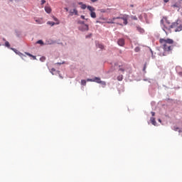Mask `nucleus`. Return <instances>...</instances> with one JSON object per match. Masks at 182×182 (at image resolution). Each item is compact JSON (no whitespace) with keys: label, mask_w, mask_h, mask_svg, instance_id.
I'll return each instance as SVG.
<instances>
[{"label":"nucleus","mask_w":182,"mask_h":182,"mask_svg":"<svg viewBox=\"0 0 182 182\" xmlns=\"http://www.w3.org/2000/svg\"><path fill=\"white\" fill-rule=\"evenodd\" d=\"M37 43H39L40 45H43V41L42 40H39L37 41Z\"/></svg>","instance_id":"obj_24"},{"label":"nucleus","mask_w":182,"mask_h":182,"mask_svg":"<svg viewBox=\"0 0 182 182\" xmlns=\"http://www.w3.org/2000/svg\"><path fill=\"white\" fill-rule=\"evenodd\" d=\"M36 22H37V23H41V21H39V20H36Z\"/></svg>","instance_id":"obj_37"},{"label":"nucleus","mask_w":182,"mask_h":182,"mask_svg":"<svg viewBox=\"0 0 182 182\" xmlns=\"http://www.w3.org/2000/svg\"><path fill=\"white\" fill-rule=\"evenodd\" d=\"M47 23H48V25H50L51 26H53L54 25H59V22L55 23L53 21H48Z\"/></svg>","instance_id":"obj_11"},{"label":"nucleus","mask_w":182,"mask_h":182,"mask_svg":"<svg viewBox=\"0 0 182 182\" xmlns=\"http://www.w3.org/2000/svg\"><path fill=\"white\" fill-rule=\"evenodd\" d=\"M54 21H56L57 22H59V20L56 17H53Z\"/></svg>","instance_id":"obj_30"},{"label":"nucleus","mask_w":182,"mask_h":182,"mask_svg":"<svg viewBox=\"0 0 182 182\" xmlns=\"http://www.w3.org/2000/svg\"><path fill=\"white\" fill-rule=\"evenodd\" d=\"M11 50H14V52H15V53H16V55H21V57L23 58H26V55L21 53V52H19L18 50L15 49V48H11Z\"/></svg>","instance_id":"obj_5"},{"label":"nucleus","mask_w":182,"mask_h":182,"mask_svg":"<svg viewBox=\"0 0 182 182\" xmlns=\"http://www.w3.org/2000/svg\"><path fill=\"white\" fill-rule=\"evenodd\" d=\"M45 11L47 14H50L52 12V9L50 6H46Z\"/></svg>","instance_id":"obj_9"},{"label":"nucleus","mask_w":182,"mask_h":182,"mask_svg":"<svg viewBox=\"0 0 182 182\" xmlns=\"http://www.w3.org/2000/svg\"><path fill=\"white\" fill-rule=\"evenodd\" d=\"M70 16H73V15L77 16L79 15V11L77 9H70L69 11Z\"/></svg>","instance_id":"obj_4"},{"label":"nucleus","mask_w":182,"mask_h":182,"mask_svg":"<svg viewBox=\"0 0 182 182\" xmlns=\"http://www.w3.org/2000/svg\"><path fill=\"white\" fill-rule=\"evenodd\" d=\"M179 1H181V2H182V0H179Z\"/></svg>","instance_id":"obj_43"},{"label":"nucleus","mask_w":182,"mask_h":182,"mask_svg":"<svg viewBox=\"0 0 182 182\" xmlns=\"http://www.w3.org/2000/svg\"><path fill=\"white\" fill-rule=\"evenodd\" d=\"M63 63H65V62H63V63H58L57 65H63Z\"/></svg>","instance_id":"obj_33"},{"label":"nucleus","mask_w":182,"mask_h":182,"mask_svg":"<svg viewBox=\"0 0 182 182\" xmlns=\"http://www.w3.org/2000/svg\"><path fill=\"white\" fill-rule=\"evenodd\" d=\"M168 1H170V0H164V2L165 4H167V2H168Z\"/></svg>","instance_id":"obj_34"},{"label":"nucleus","mask_w":182,"mask_h":182,"mask_svg":"<svg viewBox=\"0 0 182 182\" xmlns=\"http://www.w3.org/2000/svg\"><path fill=\"white\" fill-rule=\"evenodd\" d=\"M118 45L119 46H124V39L120 38L119 40H118Z\"/></svg>","instance_id":"obj_7"},{"label":"nucleus","mask_w":182,"mask_h":182,"mask_svg":"<svg viewBox=\"0 0 182 182\" xmlns=\"http://www.w3.org/2000/svg\"><path fill=\"white\" fill-rule=\"evenodd\" d=\"M107 23H114V18H112V19H109L107 21Z\"/></svg>","instance_id":"obj_16"},{"label":"nucleus","mask_w":182,"mask_h":182,"mask_svg":"<svg viewBox=\"0 0 182 182\" xmlns=\"http://www.w3.org/2000/svg\"><path fill=\"white\" fill-rule=\"evenodd\" d=\"M172 6H173V8H178L180 6V5L175 4Z\"/></svg>","instance_id":"obj_27"},{"label":"nucleus","mask_w":182,"mask_h":182,"mask_svg":"<svg viewBox=\"0 0 182 182\" xmlns=\"http://www.w3.org/2000/svg\"><path fill=\"white\" fill-rule=\"evenodd\" d=\"M159 43L165 52H170L174 47V40L171 38H160Z\"/></svg>","instance_id":"obj_1"},{"label":"nucleus","mask_w":182,"mask_h":182,"mask_svg":"<svg viewBox=\"0 0 182 182\" xmlns=\"http://www.w3.org/2000/svg\"><path fill=\"white\" fill-rule=\"evenodd\" d=\"M80 31H89V26L87 24H84L80 28Z\"/></svg>","instance_id":"obj_6"},{"label":"nucleus","mask_w":182,"mask_h":182,"mask_svg":"<svg viewBox=\"0 0 182 182\" xmlns=\"http://www.w3.org/2000/svg\"><path fill=\"white\" fill-rule=\"evenodd\" d=\"M150 121H151V123L154 126H156L157 122H156V118H154V117H151Z\"/></svg>","instance_id":"obj_8"},{"label":"nucleus","mask_w":182,"mask_h":182,"mask_svg":"<svg viewBox=\"0 0 182 182\" xmlns=\"http://www.w3.org/2000/svg\"><path fill=\"white\" fill-rule=\"evenodd\" d=\"M135 52H140V48L139 47H136L135 48Z\"/></svg>","instance_id":"obj_26"},{"label":"nucleus","mask_w":182,"mask_h":182,"mask_svg":"<svg viewBox=\"0 0 182 182\" xmlns=\"http://www.w3.org/2000/svg\"><path fill=\"white\" fill-rule=\"evenodd\" d=\"M5 46H6V48H10L11 45L9 44V42L6 41Z\"/></svg>","instance_id":"obj_22"},{"label":"nucleus","mask_w":182,"mask_h":182,"mask_svg":"<svg viewBox=\"0 0 182 182\" xmlns=\"http://www.w3.org/2000/svg\"><path fill=\"white\" fill-rule=\"evenodd\" d=\"M87 82H93V79L88 78L87 79Z\"/></svg>","instance_id":"obj_28"},{"label":"nucleus","mask_w":182,"mask_h":182,"mask_svg":"<svg viewBox=\"0 0 182 182\" xmlns=\"http://www.w3.org/2000/svg\"><path fill=\"white\" fill-rule=\"evenodd\" d=\"M93 82H95L96 83H100V85H102V86H106V82L102 81L100 80V77H95L93 78Z\"/></svg>","instance_id":"obj_3"},{"label":"nucleus","mask_w":182,"mask_h":182,"mask_svg":"<svg viewBox=\"0 0 182 182\" xmlns=\"http://www.w3.org/2000/svg\"><path fill=\"white\" fill-rule=\"evenodd\" d=\"M97 48H100V49H104V48H105V46L100 43H97Z\"/></svg>","instance_id":"obj_19"},{"label":"nucleus","mask_w":182,"mask_h":182,"mask_svg":"<svg viewBox=\"0 0 182 182\" xmlns=\"http://www.w3.org/2000/svg\"><path fill=\"white\" fill-rule=\"evenodd\" d=\"M90 16H91V18H96V12L92 11L90 13Z\"/></svg>","instance_id":"obj_15"},{"label":"nucleus","mask_w":182,"mask_h":182,"mask_svg":"<svg viewBox=\"0 0 182 182\" xmlns=\"http://www.w3.org/2000/svg\"><path fill=\"white\" fill-rule=\"evenodd\" d=\"M175 31H176V32L181 31H182V26H178Z\"/></svg>","instance_id":"obj_17"},{"label":"nucleus","mask_w":182,"mask_h":182,"mask_svg":"<svg viewBox=\"0 0 182 182\" xmlns=\"http://www.w3.org/2000/svg\"><path fill=\"white\" fill-rule=\"evenodd\" d=\"M137 31L140 32V33H144V29L140 28V27H136Z\"/></svg>","instance_id":"obj_13"},{"label":"nucleus","mask_w":182,"mask_h":182,"mask_svg":"<svg viewBox=\"0 0 182 182\" xmlns=\"http://www.w3.org/2000/svg\"><path fill=\"white\" fill-rule=\"evenodd\" d=\"M92 2H97V0H91Z\"/></svg>","instance_id":"obj_38"},{"label":"nucleus","mask_w":182,"mask_h":182,"mask_svg":"<svg viewBox=\"0 0 182 182\" xmlns=\"http://www.w3.org/2000/svg\"><path fill=\"white\" fill-rule=\"evenodd\" d=\"M81 18H82V19H86V18H85V16H81Z\"/></svg>","instance_id":"obj_36"},{"label":"nucleus","mask_w":182,"mask_h":182,"mask_svg":"<svg viewBox=\"0 0 182 182\" xmlns=\"http://www.w3.org/2000/svg\"><path fill=\"white\" fill-rule=\"evenodd\" d=\"M51 70H52L53 72H55V68H52Z\"/></svg>","instance_id":"obj_39"},{"label":"nucleus","mask_w":182,"mask_h":182,"mask_svg":"<svg viewBox=\"0 0 182 182\" xmlns=\"http://www.w3.org/2000/svg\"><path fill=\"white\" fill-rule=\"evenodd\" d=\"M26 55H27L28 56H30L31 58H33L34 60L36 59V56H34L29 53H26Z\"/></svg>","instance_id":"obj_18"},{"label":"nucleus","mask_w":182,"mask_h":182,"mask_svg":"<svg viewBox=\"0 0 182 182\" xmlns=\"http://www.w3.org/2000/svg\"><path fill=\"white\" fill-rule=\"evenodd\" d=\"M87 9H89L90 13L95 12V8L93 6H87Z\"/></svg>","instance_id":"obj_10"},{"label":"nucleus","mask_w":182,"mask_h":182,"mask_svg":"<svg viewBox=\"0 0 182 182\" xmlns=\"http://www.w3.org/2000/svg\"><path fill=\"white\" fill-rule=\"evenodd\" d=\"M117 80H119V82H122V80H123V75H119L117 77Z\"/></svg>","instance_id":"obj_20"},{"label":"nucleus","mask_w":182,"mask_h":182,"mask_svg":"<svg viewBox=\"0 0 182 182\" xmlns=\"http://www.w3.org/2000/svg\"><path fill=\"white\" fill-rule=\"evenodd\" d=\"M3 41H5V38H4Z\"/></svg>","instance_id":"obj_42"},{"label":"nucleus","mask_w":182,"mask_h":182,"mask_svg":"<svg viewBox=\"0 0 182 182\" xmlns=\"http://www.w3.org/2000/svg\"><path fill=\"white\" fill-rule=\"evenodd\" d=\"M114 23L117 25H120L123 26V25H127L128 23V18L127 16L124 17H115L114 18Z\"/></svg>","instance_id":"obj_2"},{"label":"nucleus","mask_w":182,"mask_h":182,"mask_svg":"<svg viewBox=\"0 0 182 182\" xmlns=\"http://www.w3.org/2000/svg\"><path fill=\"white\" fill-rule=\"evenodd\" d=\"M151 116H153V117L156 116V113H155L154 112H151Z\"/></svg>","instance_id":"obj_29"},{"label":"nucleus","mask_w":182,"mask_h":182,"mask_svg":"<svg viewBox=\"0 0 182 182\" xmlns=\"http://www.w3.org/2000/svg\"><path fill=\"white\" fill-rule=\"evenodd\" d=\"M179 75H181V76H182V73H179Z\"/></svg>","instance_id":"obj_40"},{"label":"nucleus","mask_w":182,"mask_h":182,"mask_svg":"<svg viewBox=\"0 0 182 182\" xmlns=\"http://www.w3.org/2000/svg\"><path fill=\"white\" fill-rule=\"evenodd\" d=\"M65 10L66 11V12H68L69 11V9H68V8H65Z\"/></svg>","instance_id":"obj_35"},{"label":"nucleus","mask_w":182,"mask_h":182,"mask_svg":"<svg viewBox=\"0 0 182 182\" xmlns=\"http://www.w3.org/2000/svg\"><path fill=\"white\" fill-rule=\"evenodd\" d=\"M132 19H133L134 21H137V17L136 16H132Z\"/></svg>","instance_id":"obj_25"},{"label":"nucleus","mask_w":182,"mask_h":182,"mask_svg":"<svg viewBox=\"0 0 182 182\" xmlns=\"http://www.w3.org/2000/svg\"><path fill=\"white\" fill-rule=\"evenodd\" d=\"M81 85H82V86H86V81L85 80H82Z\"/></svg>","instance_id":"obj_21"},{"label":"nucleus","mask_w":182,"mask_h":182,"mask_svg":"<svg viewBox=\"0 0 182 182\" xmlns=\"http://www.w3.org/2000/svg\"><path fill=\"white\" fill-rule=\"evenodd\" d=\"M164 20L166 21V22H167L168 23H170L168 22V21H167V18H164H164L161 20V23L162 25L164 24Z\"/></svg>","instance_id":"obj_14"},{"label":"nucleus","mask_w":182,"mask_h":182,"mask_svg":"<svg viewBox=\"0 0 182 182\" xmlns=\"http://www.w3.org/2000/svg\"><path fill=\"white\" fill-rule=\"evenodd\" d=\"M79 23H81L82 25H85V21H79Z\"/></svg>","instance_id":"obj_31"},{"label":"nucleus","mask_w":182,"mask_h":182,"mask_svg":"<svg viewBox=\"0 0 182 182\" xmlns=\"http://www.w3.org/2000/svg\"><path fill=\"white\" fill-rule=\"evenodd\" d=\"M159 122H160V123H161V119H159Z\"/></svg>","instance_id":"obj_41"},{"label":"nucleus","mask_w":182,"mask_h":182,"mask_svg":"<svg viewBox=\"0 0 182 182\" xmlns=\"http://www.w3.org/2000/svg\"><path fill=\"white\" fill-rule=\"evenodd\" d=\"M119 70L120 72H124V68H122V66H120V65L119 66Z\"/></svg>","instance_id":"obj_23"},{"label":"nucleus","mask_w":182,"mask_h":182,"mask_svg":"<svg viewBox=\"0 0 182 182\" xmlns=\"http://www.w3.org/2000/svg\"><path fill=\"white\" fill-rule=\"evenodd\" d=\"M46 1H45V0H42V1H41V4H46Z\"/></svg>","instance_id":"obj_32"},{"label":"nucleus","mask_w":182,"mask_h":182,"mask_svg":"<svg viewBox=\"0 0 182 182\" xmlns=\"http://www.w3.org/2000/svg\"><path fill=\"white\" fill-rule=\"evenodd\" d=\"M78 5H81V9H86V8H87V6H86V4H83V3L82 2H79Z\"/></svg>","instance_id":"obj_12"}]
</instances>
